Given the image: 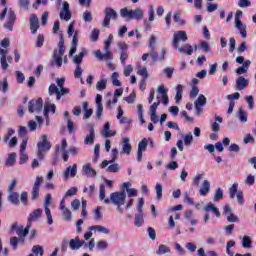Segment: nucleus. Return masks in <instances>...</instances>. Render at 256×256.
<instances>
[{
	"mask_svg": "<svg viewBox=\"0 0 256 256\" xmlns=\"http://www.w3.org/2000/svg\"><path fill=\"white\" fill-rule=\"evenodd\" d=\"M85 52V48H83L82 51L74 57L73 61L74 63H76V65H79L83 61V57H85Z\"/></svg>",
	"mask_w": 256,
	"mask_h": 256,
	"instance_id": "nucleus-47",
	"label": "nucleus"
},
{
	"mask_svg": "<svg viewBox=\"0 0 256 256\" xmlns=\"http://www.w3.org/2000/svg\"><path fill=\"white\" fill-rule=\"evenodd\" d=\"M120 15L123 17V19H127V21H131L135 19L136 21H141L143 19V9L137 7L134 10H129L127 7L122 8L120 10Z\"/></svg>",
	"mask_w": 256,
	"mask_h": 256,
	"instance_id": "nucleus-4",
	"label": "nucleus"
},
{
	"mask_svg": "<svg viewBox=\"0 0 256 256\" xmlns=\"http://www.w3.org/2000/svg\"><path fill=\"white\" fill-rule=\"evenodd\" d=\"M85 245V241H81L79 237H76L75 239H71L69 242V247L72 251H75L77 249H81V246Z\"/></svg>",
	"mask_w": 256,
	"mask_h": 256,
	"instance_id": "nucleus-24",
	"label": "nucleus"
},
{
	"mask_svg": "<svg viewBox=\"0 0 256 256\" xmlns=\"http://www.w3.org/2000/svg\"><path fill=\"white\" fill-rule=\"evenodd\" d=\"M41 177H36V180L34 182V186L32 189V200H37V197H39V187H41Z\"/></svg>",
	"mask_w": 256,
	"mask_h": 256,
	"instance_id": "nucleus-21",
	"label": "nucleus"
},
{
	"mask_svg": "<svg viewBox=\"0 0 256 256\" xmlns=\"http://www.w3.org/2000/svg\"><path fill=\"white\" fill-rule=\"evenodd\" d=\"M167 253H171V248L165 244H161L156 250V255H167Z\"/></svg>",
	"mask_w": 256,
	"mask_h": 256,
	"instance_id": "nucleus-35",
	"label": "nucleus"
},
{
	"mask_svg": "<svg viewBox=\"0 0 256 256\" xmlns=\"http://www.w3.org/2000/svg\"><path fill=\"white\" fill-rule=\"evenodd\" d=\"M239 187V185L237 183H234L229 190L230 193V197L231 199H233L235 197V195H237V188Z\"/></svg>",
	"mask_w": 256,
	"mask_h": 256,
	"instance_id": "nucleus-57",
	"label": "nucleus"
},
{
	"mask_svg": "<svg viewBox=\"0 0 256 256\" xmlns=\"http://www.w3.org/2000/svg\"><path fill=\"white\" fill-rule=\"evenodd\" d=\"M187 32L185 31H177L174 33V37L172 40V45L174 49H178L180 53H183L185 55H193V46L190 44H185L182 47H179V43H185L187 41Z\"/></svg>",
	"mask_w": 256,
	"mask_h": 256,
	"instance_id": "nucleus-2",
	"label": "nucleus"
},
{
	"mask_svg": "<svg viewBox=\"0 0 256 256\" xmlns=\"http://www.w3.org/2000/svg\"><path fill=\"white\" fill-rule=\"evenodd\" d=\"M8 200L13 205H19V203H20V201H19V193H17V192H9Z\"/></svg>",
	"mask_w": 256,
	"mask_h": 256,
	"instance_id": "nucleus-34",
	"label": "nucleus"
},
{
	"mask_svg": "<svg viewBox=\"0 0 256 256\" xmlns=\"http://www.w3.org/2000/svg\"><path fill=\"white\" fill-rule=\"evenodd\" d=\"M235 27L240 31L243 39L247 38V25L243 24L239 18H235Z\"/></svg>",
	"mask_w": 256,
	"mask_h": 256,
	"instance_id": "nucleus-19",
	"label": "nucleus"
},
{
	"mask_svg": "<svg viewBox=\"0 0 256 256\" xmlns=\"http://www.w3.org/2000/svg\"><path fill=\"white\" fill-rule=\"evenodd\" d=\"M48 91L50 95H53V93H55L57 101L61 100V97H63V95H69L70 93L68 88H64V86L59 88L55 84H51L48 88Z\"/></svg>",
	"mask_w": 256,
	"mask_h": 256,
	"instance_id": "nucleus-7",
	"label": "nucleus"
},
{
	"mask_svg": "<svg viewBox=\"0 0 256 256\" xmlns=\"http://www.w3.org/2000/svg\"><path fill=\"white\" fill-rule=\"evenodd\" d=\"M194 105L203 107L205 105H207V98L205 97V95L200 94L197 98V100L194 102Z\"/></svg>",
	"mask_w": 256,
	"mask_h": 256,
	"instance_id": "nucleus-38",
	"label": "nucleus"
},
{
	"mask_svg": "<svg viewBox=\"0 0 256 256\" xmlns=\"http://www.w3.org/2000/svg\"><path fill=\"white\" fill-rule=\"evenodd\" d=\"M111 81L114 87H121V81H119V73L113 72L111 75Z\"/></svg>",
	"mask_w": 256,
	"mask_h": 256,
	"instance_id": "nucleus-39",
	"label": "nucleus"
},
{
	"mask_svg": "<svg viewBox=\"0 0 256 256\" xmlns=\"http://www.w3.org/2000/svg\"><path fill=\"white\" fill-rule=\"evenodd\" d=\"M221 199H223V190H221V188H217L214 194V201H219Z\"/></svg>",
	"mask_w": 256,
	"mask_h": 256,
	"instance_id": "nucleus-61",
	"label": "nucleus"
},
{
	"mask_svg": "<svg viewBox=\"0 0 256 256\" xmlns=\"http://www.w3.org/2000/svg\"><path fill=\"white\" fill-rule=\"evenodd\" d=\"M204 211H206V213H208V211H212L216 217H221V212H219V209H217L215 204H212L211 202L204 207Z\"/></svg>",
	"mask_w": 256,
	"mask_h": 256,
	"instance_id": "nucleus-29",
	"label": "nucleus"
},
{
	"mask_svg": "<svg viewBox=\"0 0 256 256\" xmlns=\"http://www.w3.org/2000/svg\"><path fill=\"white\" fill-rule=\"evenodd\" d=\"M77 175V164H73L66 168L63 172V179H69V177H75Z\"/></svg>",
	"mask_w": 256,
	"mask_h": 256,
	"instance_id": "nucleus-20",
	"label": "nucleus"
},
{
	"mask_svg": "<svg viewBox=\"0 0 256 256\" xmlns=\"http://www.w3.org/2000/svg\"><path fill=\"white\" fill-rule=\"evenodd\" d=\"M249 87V80L243 76H239L236 79L235 89L236 91H243V89H247Z\"/></svg>",
	"mask_w": 256,
	"mask_h": 256,
	"instance_id": "nucleus-12",
	"label": "nucleus"
},
{
	"mask_svg": "<svg viewBox=\"0 0 256 256\" xmlns=\"http://www.w3.org/2000/svg\"><path fill=\"white\" fill-rule=\"evenodd\" d=\"M0 91L2 93H7L9 91V82L7 81V77L3 79V81H0Z\"/></svg>",
	"mask_w": 256,
	"mask_h": 256,
	"instance_id": "nucleus-44",
	"label": "nucleus"
},
{
	"mask_svg": "<svg viewBox=\"0 0 256 256\" xmlns=\"http://www.w3.org/2000/svg\"><path fill=\"white\" fill-rule=\"evenodd\" d=\"M99 39V30L98 29H93L91 34H90V40L95 43Z\"/></svg>",
	"mask_w": 256,
	"mask_h": 256,
	"instance_id": "nucleus-55",
	"label": "nucleus"
},
{
	"mask_svg": "<svg viewBox=\"0 0 256 256\" xmlns=\"http://www.w3.org/2000/svg\"><path fill=\"white\" fill-rule=\"evenodd\" d=\"M62 213H63V217H64L65 221H71V219H72L71 210L66 208V210H62Z\"/></svg>",
	"mask_w": 256,
	"mask_h": 256,
	"instance_id": "nucleus-62",
	"label": "nucleus"
},
{
	"mask_svg": "<svg viewBox=\"0 0 256 256\" xmlns=\"http://www.w3.org/2000/svg\"><path fill=\"white\" fill-rule=\"evenodd\" d=\"M215 121L216 122H213L211 125V130L213 131V133H218V131H220L221 129V127L219 126V123H223V118L215 115Z\"/></svg>",
	"mask_w": 256,
	"mask_h": 256,
	"instance_id": "nucleus-30",
	"label": "nucleus"
},
{
	"mask_svg": "<svg viewBox=\"0 0 256 256\" xmlns=\"http://www.w3.org/2000/svg\"><path fill=\"white\" fill-rule=\"evenodd\" d=\"M103 207L98 206L96 208V210L94 211V219L96 221H101V219H103V216L101 215V211H102Z\"/></svg>",
	"mask_w": 256,
	"mask_h": 256,
	"instance_id": "nucleus-51",
	"label": "nucleus"
},
{
	"mask_svg": "<svg viewBox=\"0 0 256 256\" xmlns=\"http://www.w3.org/2000/svg\"><path fill=\"white\" fill-rule=\"evenodd\" d=\"M82 19H84L86 23H91V21H93V14L89 11H85L82 15Z\"/></svg>",
	"mask_w": 256,
	"mask_h": 256,
	"instance_id": "nucleus-53",
	"label": "nucleus"
},
{
	"mask_svg": "<svg viewBox=\"0 0 256 256\" xmlns=\"http://www.w3.org/2000/svg\"><path fill=\"white\" fill-rule=\"evenodd\" d=\"M103 96L101 94L96 95V119H101V116L103 115Z\"/></svg>",
	"mask_w": 256,
	"mask_h": 256,
	"instance_id": "nucleus-11",
	"label": "nucleus"
},
{
	"mask_svg": "<svg viewBox=\"0 0 256 256\" xmlns=\"http://www.w3.org/2000/svg\"><path fill=\"white\" fill-rule=\"evenodd\" d=\"M31 228L30 225L26 226L24 229L23 226H19V228H16V235L20 237V241H25L26 235H29V229Z\"/></svg>",
	"mask_w": 256,
	"mask_h": 256,
	"instance_id": "nucleus-23",
	"label": "nucleus"
},
{
	"mask_svg": "<svg viewBox=\"0 0 256 256\" xmlns=\"http://www.w3.org/2000/svg\"><path fill=\"white\" fill-rule=\"evenodd\" d=\"M89 231H98V233H103L104 235H109V229L104 226L96 225L89 227Z\"/></svg>",
	"mask_w": 256,
	"mask_h": 256,
	"instance_id": "nucleus-33",
	"label": "nucleus"
},
{
	"mask_svg": "<svg viewBox=\"0 0 256 256\" xmlns=\"http://www.w3.org/2000/svg\"><path fill=\"white\" fill-rule=\"evenodd\" d=\"M134 223L136 227H141L143 223H145V220L143 219V213H139L135 215Z\"/></svg>",
	"mask_w": 256,
	"mask_h": 256,
	"instance_id": "nucleus-42",
	"label": "nucleus"
},
{
	"mask_svg": "<svg viewBox=\"0 0 256 256\" xmlns=\"http://www.w3.org/2000/svg\"><path fill=\"white\" fill-rule=\"evenodd\" d=\"M87 127L89 129V134L85 137L84 143L85 145H93L95 143V128L91 123L87 124Z\"/></svg>",
	"mask_w": 256,
	"mask_h": 256,
	"instance_id": "nucleus-10",
	"label": "nucleus"
},
{
	"mask_svg": "<svg viewBox=\"0 0 256 256\" xmlns=\"http://www.w3.org/2000/svg\"><path fill=\"white\" fill-rule=\"evenodd\" d=\"M41 215H43V210L41 209H35L28 218L29 223H31V221H37V219H39V217H41Z\"/></svg>",
	"mask_w": 256,
	"mask_h": 256,
	"instance_id": "nucleus-32",
	"label": "nucleus"
},
{
	"mask_svg": "<svg viewBox=\"0 0 256 256\" xmlns=\"http://www.w3.org/2000/svg\"><path fill=\"white\" fill-rule=\"evenodd\" d=\"M0 1L2 7H4L2 13L0 14V21H3V19H5L7 16V21L4 23V28L7 29V31H13V25H15V19H17V15H15V11H13V9L7 7V0Z\"/></svg>",
	"mask_w": 256,
	"mask_h": 256,
	"instance_id": "nucleus-3",
	"label": "nucleus"
},
{
	"mask_svg": "<svg viewBox=\"0 0 256 256\" xmlns=\"http://www.w3.org/2000/svg\"><path fill=\"white\" fill-rule=\"evenodd\" d=\"M184 145H186V147H189V145H191L193 143V133L188 132L184 137Z\"/></svg>",
	"mask_w": 256,
	"mask_h": 256,
	"instance_id": "nucleus-46",
	"label": "nucleus"
},
{
	"mask_svg": "<svg viewBox=\"0 0 256 256\" xmlns=\"http://www.w3.org/2000/svg\"><path fill=\"white\" fill-rule=\"evenodd\" d=\"M82 174L88 178L97 177V171L91 167V163H86L82 167Z\"/></svg>",
	"mask_w": 256,
	"mask_h": 256,
	"instance_id": "nucleus-13",
	"label": "nucleus"
},
{
	"mask_svg": "<svg viewBox=\"0 0 256 256\" xmlns=\"http://www.w3.org/2000/svg\"><path fill=\"white\" fill-rule=\"evenodd\" d=\"M46 217H47V223L48 225H51L53 223V216L51 215V209L46 208L44 209Z\"/></svg>",
	"mask_w": 256,
	"mask_h": 256,
	"instance_id": "nucleus-60",
	"label": "nucleus"
},
{
	"mask_svg": "<svg viewBox=\"0 0 256 256\" xmlns=\"http://www.w3.org/2000/svg\"><path fill=\"white\" fill-rule=\"evenodd\" d=\"M19 241H21V238L19 239L17 237H12L10 239V245L14 251H16L17 247H19Z\"/></svg>",
	"mask_w": 256,
	"mask_h": 256,
	"instance_id": "nucleus-52",
	"label": "nucleus"
},
{
	"mask_svg": "<svg viewBox=\"0 0 256 256\" xmlns=\"http://www.w3.org/2000/svg\"><path fill=\"white\" fill-rule=\"evenodd\" d=\"M157 45V37L155 35H151L149 39V49H155V46Z\"/></svg>",
	"mask_w": 256,
	"mask_h": 256,
	"instance_id": "nucleus-56",
	"label": "nucleus"
},
{
	"mask_svg": "<svg viewBox=\"0 0 256 256\" xmlns=\"http://www.w3.org/2000/svg\"><path fill=\"white\" fill-rule=\"evenodd\" d=\"M210 190H211V182H209V180H204L200 185L199 194L202 197H205L207 196V193H209Z\"/></svg>",
	"mask_w": 256,
	"mask_h": 256,
	"instance_id": "nucleus-22",
	"label": "nucleus"
},
{
	"mask_svg": "<svg viewBox=\"0 0 256 256\" xmlns=\"http://www.w3.org/2000/svg\"><path fill=\"white\" fill-rule=\"evenodd\" d=\"M101 135L102 137H105V138L115 137L117 135V131L111 130V124L109 122H106L101 131Z\"/></svg>",
	"mask_w": 256,
	"mask_h": 256,
	"instance_id": "nucleus-14",
	"label": "nucleus"
},
{
	"mask_svg": "<svg viewBox=\"0 0 256 256\" xmlns=\"http://www.w3.org/2000/svg\"><path fill=\"white\" fill-rule=\"evenodd\" d=\"M37 147H38L37 157L39 161H43V159H45V152L51 149V142L47 141L46 134L42 135V141L38 142Z\"/></svg>",
	"mask_w": 256,
	"mask_h": 256,
	"instance_id": "nucleus-5",
	"label": "nucleus"
},
{
	"mask_svg": "<svg viewBox=\"0 0 256 256\" xmlns=\"http://www.w3.org/2000/svg\"><path fill=\"white\" fill-rule=\"evenodd\" d=\"M118 53L120 55V61H121L122 65H125V61H127V59H129V55L127 54V51L118 50Z\"/></svg>",
	"mask_w": 256,
	"mask_h": 256,
	"instance_id": "nucleus-54",
	"label": "nucleus"
},
{
	"mask_svg": "<svg viewBox=\"0 0 256 256\" xmlns=\"http://www.w3.org/2000/svg\"><path fill=\"white\" fill-rule=\"evenodd\" d=\"M245 183L249 186L255 185V176L253 174H249L245 180Z\"/></svg>",
	"mask_w": 256,
	"mask_h": 256,
	"instance_id": "nucleus-63",
	"label": "nucleus"
},
{
	"mask_svg": "<svg viewBox=\"0 0 256 256\" xmlns=\"http://www.w3.org/2000/svg\"><path fill=\"white\" fill-rule=\"evenodd\" d=\"M16 79L18 83H24L25 75L21 71H16Z\"/></svg>",
	"mask_w": 256,
	"mask_h": 256,
	"instance_id": "nucleus-64",
	"label": "nucleus"
},
{
	"mask_svg": "<svg viewBox=\"0 0 256 256\" xmlns=\"http://www.w3.org/2000/svg\"><path fill=\"white\" fill-rule=\"evenodd\" d=\"M29 113H41L43 111V98L32 99L28 103Z\"/></svg>",
	"mask_w": 256,
	"mask_h": 256,
	"instance_id": "nucleus-8",
	"label": "nucleus"
},
{
	"mask_svg": "<svg viewBox=\"0 0 256 256\" xmlns=\"http://www.w3.org/2000/svg\"><path fill=\"white\" fill-rule=\"evenodd\" d=\"M60 151L62 152V159L65 163L69 161V151H67V140L63 139L60 146Z\"/></svg>",
	"mask_w": 256,
	"mask_h": 256,
	"instance_id": "nucleus-25",
	"label": "nucleus"
},
{
	"mask_svg": "<svg viewBox=\"0 0 256 256\" xmlns=\"http://www.w3.org/2000/svg\"><path fill=\"white\" fill-rule=\"evenodd\" d=\"M138 75H141L143 77L142 83H145V80L149 78V73L147 72V67L140 68L137 71Z\"/></svg>",
	"mask_w": 256,
	"mask_h": 256,
	"instance_id": "nucleus-45",
	"label": "nucleus"
},
{
	"mask_svg": "<svg viewBox=\"0 0 256 256\" xmlns=\"http://www.w3.org/2000/svg\"><path fill=\"white\" fill-rule=\"evenodd\" d=\"M30 255H34V256L40 255V256H43V246H41V245L33 246L32 247V253Z\"/></svg>",
	"mask_w": 256,
	"mask_h": 256,
	"instance_id": "nucleus-41",
	"label": "nucleus"
},
{
	"mask_svg": "<svg viewBox=\"0 0 256 256\" xmlns=\"http://www.w3.org/2000/svg\"><path fill=\"white\" fill-rule=\"evenodd\" d=\"M16 159H17V153L13 152L9 154L6 160V167H13L15 165Z\"/></svg>",
	"mask_w": 256,
	"mask_h": 256,
	"instance_id": "nucleus-37",
	"label": "nucleus"
},
{
	"mask_svg": "<svg viewBox=\"0 0 256 256\" xmlns=\"http://www.w3.org/2000/svg\"><path fill=\"white\" fill-rule=\"evenodd\" d=\"M9 53V50L7 48H0V63L2 69L6 71L9 67V63H7V54Z\"/></svg>",
	"mask_w": 256,
	"mask_h": 256,
	"instance_id": "nucleus-15",
	"label": "nucleus"
},
{
	"mask_svg": "<svg viewBox=\"0 0 256 256\" xmlns=\"http://www.w3.org/2000/svg\"><path fill=\"white\" fill-rule=\"evenodd\" d=\"M181 99H183V86L181 84H178L176 86V96H175L176 103H181Z\"/></svg>",
	"mask_w": 256,
	"mask_h": 256,
	"instance_id": "nucleus-36",
	"label": "nucleus"
},
{
	"mask_svg": "<svg viewBox=\"0 0 256 256\" xmlns=\"http://www.w3.org/2000/svg\"><path fill=\"white\" fill-rule=\"evenodd\" d=\"M105 53L103 54L101 52V50H97L94 55L96 57V59H99V61H109L111 59H113L112 57V53L109 50H104Z\"/></svg>",
	"mask_w": 256,
	"mask_h": 256,
	"instance_id": "nucleus-16",
	"label": "nucleus"
},
{
	"mask_svg": "<svg viewBox=\"0 0 256 256\" xmlns=\"http://www.w3.org/2000/svg\"><path fill=\"white\" fill-rule=\"evenodd\" d=\"M49 111H52V113H55V105L52 104V105H47L45 104L44 106V116L47 117V114L49 113Z\"/></svg>",
	"mask_w": 256,
	"mask_h": 256,
	"instance_id": "nucleus-59",
	"label": "nucleus"
},
{
	"mask_svg": "<svg viewBox=\"0 0 256 256\" xmlns=\"http://www.w3.org/2000/svg\"><path fill=\"white\" fill-rule=\"evenodd\" d=\"M53 55H56L58 57H63V55H65V39L63 38V34H60L58 50H54Z\"/></svg>",
	"mask_w": 256,
	"mask_h": 256,
	"instance_id": "nucleus-17",
	"label": "nucleus"
},
{
	"mask_svg": "<svg viewBox=\"0 0 256 256\" xmlns=\"http://www.w3.org/2000/svg\"><path fill=\"white\" fill-rule=\"evenodd\" d=\"M134 200L130 198L127 201V192H125V189H121L120 191L113 192L110 194V203L116 207V211L118 213H123V205L126 203V209L129 210L131 207H133Z\"/></svg>",
	"mask_w": 256,
	"mask_h": 256,
	"instance_id": "nucleus-1",
	"label": "nucleus"
},
{
	"mask_svg": "<svg viewBox=\"0 0 256 256\" xmlns=\"http://www.w3.org/2000/svg\"><path fill=\"white\" fill-rule=\"evenodd\" d=\"M149 143L147 142V138L142 139L139 143H138V151H146L147 149V145Z\"/></svg>",
	"mask_w": 256,
	"mask_h": 256,
	"instance_id": "nucleus-50",
	"label": "nucleus"
},
{
	"mask_svg": "<svg viewBox=\"0 0 256 256\" xmlns=\"http://www.w3.org/2000/svg\"><path fill=\"white\" fill-rule=\"evenodd\" d=\"M104 20L102 22V25L104 27H109L110 23H111V19L113 21H117V17H119V14H117V11H115L113 8H105L104 9Z\"/></svg>",
	"mask_w": 256,
	"mask_h": 256,
	"instance_id": "nucleus-6",
	"label": "nucleus"
},
{
	"mask_svg": "<svg viewBox=\"0 0 256 256\" xmlns=\"http://www.w3.org/2000/svg\"><path fill=\"white\" fill-rule=\"evenodd\" d=\"M96 89L98 91H103L104 89H107V79H102L101 81L97 82Z\"/></svg>",
	"mask_w": 256,
	"mask_h": 256,
	"instance_id": "nucleus-48",
	"label": "nucleus"
},
{
	"mask_svg": "<svg viewBox=\"0 0 256 256\" xmlns=\"http://www.w3.org/2000/svg\"><path fill=\"white\" fill-rule=\"evenodd\" d=\"M108 173H117L119 171V164L114 163L108 166L107 170Z\"/></svg>",
	"mask_w": 256,
	"mask_h": 256,
	"instance_id": "nucleus-58",
	"label": "nucleus"
},
{
	"mask_svg": "<svg viewBox=\"0 0 256 256\" xmlns=\"http://www.w3.org/2000/svg\"><path fill=\"white\" fill-rule=\"evenodd\" d=\"M253 243V241H251V238L249 236H244L242 238V247L244 249H251V244Z\"/></svg>",
	"mask_w": 256,
	"mask_h": 256,
	"instance_id": "nucleus-43",
	"label": "nucleus"
},
{
	"mask_svg": "<svg viewBox=\"0 0 256 256\" xmlns=\"http://www.w3.org/2000/svg\"><path fill=\"white\" fill-rule=\"evenodd\" d=\"M15 135V130L13 128H8L7 133L4 135L3 141L4 143H7L11 137Z\"/></svg>",
	"mask_w": 256,
	"mask_h": 256,
	"instance_id": "nucleus-49",
	"label": "nucleus"
},
{
	"mask_svg": "<svg viewBox=\"0 0 256 256\" xmlns=\"http://www.w3.org/2000/svg\"><path fill=\"white\" fill-rule=\"evenodd\" d=\"M131 149H132V146H131V143H129V138H123L121 153L125 155H131Z\"/></svg>",
	"mask_w": 256,
	"mask_h": 256,
	"instance_id": "nucleus-26",
	"label": "nucleus"
},
{
	"mask_svg": "<svg viewBox=\"0 0 256 256\" xmlns=\"http://www.w3.org/2000/svg\"><path fill=\"white\" fill-rule=\"evenodd\" d=\"M236 117L241 123H247V112L243 110V107H240L237 111Z\"/></svg>",
	"mask_w": 256,
	"mask_h": 256,
	"instance_id": "nucleus-31",
	"label": "nucleus"
},
{
	"mask_svg": "<svg viewBox=\"0 0 256 256\" xmlns=\"http://www.w3.org/2000/svg\"><path fill=\"white\" fill-rule=\"evenodd\" d=\"M60 19L63 21L71 20V10L69 9V2H63L62 10L60 11Z\"/></svg>",
	"mask_w": 256,
	"mask_h": 256,
	"instance_id": "nucleus-9",
	"label": "nucleus"
},
{
	"mask_svg": "<svg viewBox=\"0 0 256 256\" xmlns=\"http://www.w3.org/2000/svg\"><path fill=\"white\" fill-rule=\"evenodd\" d=\"M98 200L104 201L105 205H111V198L105 196V185H100Z\"/></svg>",
	"mask_w": 256,
	"mask_h": 256,
	"instance_id": "nucleus-28",
	"label": "nucleus"
},
{
	"mask_svg": "<svg viewBox=\"0 0 256 256\" xmlns=\"http://www.w3.org/2000/svg\"><path fill=\"white\" fill-rule=\"evenodd\" d=\"M29 22L31 33L35 35V33H37V29H39V18H37L35 14H31Z\"/></svg>",
	"mask_w": 256,
	"mask_h": 256,
	"instance_id": "nucleus-18",
	"label": "nucleus"
},
{
	"mask_svg": "<svg viewBox=\"0 0 256 256\" xmlns=\"http://www.w3.org/2000/svg\"><path fill=\"white\" fill-rule=\"evenodd\" d=\"M78 43H79V38H77V32H75L74 36L72 38L71 48L69 50V56L70 57H73V55H75V53L77 52Z\"/></svg>",
	"mask_w": 256,
	"mask_h": 256,
	"instance_id": "nucleus-27",
	"label": "nucleus"
},
{
	"mask_svg": "<svg viewBox=\"0 0 256 256\" xmlns=\"http://www.w3.org/2000/svg\"><path fill=\"white\" fill-rule=\"evenodd\" d=\"M156 189V199L161 201L163 199V186L160 183H157L155 186Z\"/></svg>",
	"mask_w": 256,
	"mask_h": 256,
	"instance_id": "nucleus-40",
	"label": "nucleus"
}]
</instances>
